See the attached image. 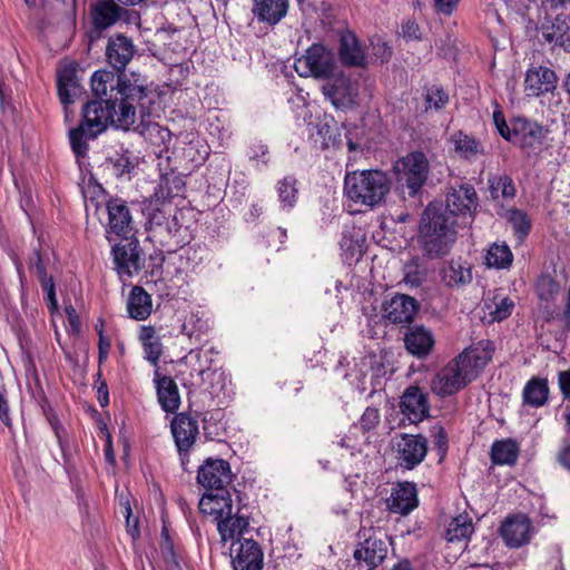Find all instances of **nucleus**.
I'll use <instances>...</instances> for the list:
<instances>
[{"label": "nucleus", "mask_w": 570, "mask_h": 570, "mask_svg": "<svg viewBox=\"0 0 570 570\" xmlns=\"http://www.w3.org/2000/svg\"><path fill=\"white\" fill-rule=\"evenodd\" d=\"M146 77L131 73V77L118 81L115 98L92 100L82 108L80 125L69 131L71 149L77 158L85 157L88 151V140L95 139L109 125L125 130L132 126L138 117L144 122L149 114L147 104L151 101Z\"/></svg>", "instance_id": "obj_1"}, {"label": "nucleus", "mask_w": 570, "mask_h": 570, "mask_svg": "<svg viewBox=\"0 0 570 570\" xmlns=\"http://www.w3.org/2000/svg\"><path fill=\"white\" fill-rule=\"evenodd\" d=\"M473 346L465 348L455 358L438 371L431 381V390L441 397L451 396L464 389L491 361L492 348Z\"/></svg>", "instance_id": "obj_2"}, {"label": "nucleus", "mask_w": 570, "mask_h": 570, "mask_svg": "<svg viewBox=\"0 0 570 570\" xmlns=\"http://www.w3.org/2000/svg\"><path fill=\"white\" fill-rule=\"evenodd\" d=\"M456 220L445 215L442 204H430L421 218L420 239L430 257L446 255L456 239Z\"/></svg>", "instance_id": "obj_3"}, {"label": "nucleus", "mask_w": 570, "mask_h": 570, "mask_svg": "<svg viewBox=\"0 0 570 570\" xmlns=\"http://www.w3.org/2000/svg\"><path fill=\"white\" fill-rule=\"evenodd\" d=\"M391 189V179L381 170H354L344 178V193L355 204L376 207Z\"/></svg>", "instance_id": "obj_4"}, {"label": "nucleus", "mask_w": 570, "mask_h": 570, "mask_svg": "<svg viewBox=\"0 0 570 570\" xmlns=\"http://www.w3.org/2000/svg\"><path fill=\"white\" fill-rule=\"evenodd\" d=\"M393 169L401 193L414 197L425 184L430 166L423 153L413 151L400 158Z\"/></svg>", "instance_id": "obj_5"}, {"label": "nucleus", "mask_w": 570, "mask_h": 570, "mask_svg": "<svg viewBox=\"0 0 570 570\" xmlns=\"http://www.w3.org/2000/svg\"><path fill=\"white\" fill-rule=\"evenodd\" d=\"M385 534L380 529L362 528L358 538L362 540L354 551V558L363 562L366 570H372L383 562L387 554Z\"/></svg>", "instance_id": "obj_6"}, {"label": "nucleus", "mask_w": 570, "mask_h": 570, "mask_svg": "<svg viewBox=\"0 0 570 570\" xmlns=\"http://www.w3.org/2000/svg\"><path fill=\"white\" fill-rule=\"evenodd\" d=\"M334 66L332 51L322 45L311 46L305 55L294 62V69L301 77L330 78Z\"/></svg>", "instance_id": "obj_7"}, {"label": "nucleus", "mask_w": 570, "mask_h": 570, "mask_svg": "<svg viewBox=\"0 0 570 570\" xmlns=\"http://www.w3.org/2000/svg\"><path fill=\"white\" fill-rule=\"evenodd\" d=\"M493 122L498 132L507 140L519 146L528 156H531L534 147V126L527 119L518 117L511 122V128L505 122L501 110L493 111Z\"/></svg>", "instance_id": "obj_8"}, {"label": "nucleus", "mask_w": 570, "mask_h": 570, "mask_svg": "<svg viewBox=\"0 0 570 570\" xmlns=\"http://www.w3.org/2000/svg\"><path fill=\"white\" fill-rule=\"evenodd\" d=\"M111 254L114 269L121 279L138 274L145 265V258L136 238L125 237L124 242L112 247Z\"/></svg>", "instance_id": "obj_9"}, {"label": "nucleus", "mask_w": 570, "mask_h": 570, "mask_svg": "<svg viewBox=\"0 0 570 570\" xmlns=\"http://www.w3.org/2000/svg\"><path fill=\"white\" fill-rule=\"evenodd\" d=\"M322 91L336 109L346 110L357 104L358 82L341 73L327 79Z\"/></svg>", "instance_id": "obj_10"}, {"label": "nucleus", "mask_w": 570, "mask_h": 570, "mask_svg": "<svg viewBox=\"0 0 570 570\" xmlns=\"http://www.w3.org/2000/svg\"><path fill=\"white\" fill-rule=\"evenodd\" d=\"M396 460L401 468L412 470L417 466L428 454V440L420 434L403 433L394 444Z\"/></svg>", "instance_id": "obj_11"}, {"label": "nucleus", "mask_w": 570, "mask_h": 570, "mask_svg": "<svg viewBox=\"0 0 570 570\" xmlns=\"http://www.w3.org/2000/svg\"><path fill=\"white\" fill-rule=\"evenodd\" d=\"M232 479L229 463L222 459H208L198 469L197 481L207 492L227 490Z\"/></svg>", "instance_id": "obj_12"}, {"label": "nucleus", "mask_w": 570, "mask_h": 570, "mask_svg": "<svg viewBox=\"0 0 570 570\" xmlns=\"http://www.w3.org/2000/svg\"><path fill=\"white\" fill-rule=\"evenodd\" d=\"M170 431L184 465L188 459L189 450L198 435V422L186 413H178L170 423Z\"/></svg>", "instance_id": "obj_13"}, {"label": "nucleus", "mask_w": 570, "mask_h": 570, "mask_svg": "<svg viewBox=\"0 0 570 570\" xmlns=\"http://www.w3.org/2000/svg\"><path fill=\"white\" fill-rule=\"evenodd\" d=\"M230 558L235 570H262L263 552L253 539H237L230 544Z\"/></svg>", "instance_id": "obj_14"}, {"label": "nucleus", "mask_w": 570, "mask_h": 570, "mask_svg": "<svg viewBox=\"0 0 570 570\" xmlns=\"http://www.w3.org/2000/svg\"><path fill=\"white\" fill-rule=\"evenodd\" d=\"M417 309V301L405 294H396L382 305L383 317L393 324L411 323Z\"/></svg>", "instance_id": "obj_15"}, {"label": "nucleus", "mask_w": 570, "mask_h": 570, "mask_svg": "<svg viewBox=\"0 0 570 570\" xmlns=\"http://www.w3.org/2000/svg\"><path fill=\"white\" fill-rule=\"evenodd\" d=\"M199 510L203 514L212 517L217 525L220 520H225L234 512L230 492L223 490L204 493L199 500Z\"/></svg>", "instance_id": "obj_16"}, {"label": "nucleus", "mask_w": 570, "mask_h": 570, "mask_svg": "<svg viewBox=\"0 0 570 570\" xmlns=\"http://www.w3.org/2000/svg\"><path fill=\"white\" fill-rule=\"evenodd\" d=\"M136 53V47L130 38L117 33L108 39L106 47L107 62L117 71H122Z\"/></svg>", "instance_id": "obj_17"}, {"label": "nucleus", "mask_w": 570, "mask_h": 570, "mask_svg": "<svg viewBox=\"0 0 570 570\" xmlns=\"http://www.w3.org/2000/svg\"><path fill=\"white\" fill-rule=\"evenodd\" d=\"M400 409L411 423L423 421L430 411L426 394L419 386H409L401 396Z\"/></svg>", "instance_id": "obj_18"}, {"label": "nucleus", "mask_w": 570, "mask_h": 570, "mask_svg": "<svg viewBox=\"0 0 570 570\" xmlns=\"http://www.w3.org/2000/svg\"><path fill=\"white\" fill-rule=\"evenodd\" d=\"M476 191L472 186H461L452 189L446 195L445 206L443 210L445 215L454 218L455 216L465 217L471 215L478 205Z\"/></svg>", "instance_id": "obj_19"}, {"label": "nucleus", "mask_w": 570, "mask_h": 570, "mask_svg": "<svg viewBox=\"0 0 570 570\" xmlns=\"http://www.w3.org/2000/svg\"><path fill=\"white\" fill-rule=\"evenodd\" d=\"M500 534L510 548H519L530 541L531 520L524 514L507 518L500 528Z\"/></svg>", "instance_id": "obj_20"}, {"label": "nucleus", "mask_w": 570, "mask_h": 570, "mask_svg": "<svg viewBox=\"0 0 570 570\" xmlns=\"http://www.w3.org/2000/svg\"><path fill=\"white\" fill-rule=\"evenodd\" d=\"M106 208L108 213L107 238L111 240L110 234L128 237L132 232V218L126 203L121 199H110Z\"/></svg>", "instance_id": "obj_21"}, {"label": "nucleus", "mask_w": 570, "mask_h": 570, "mask_svg": "<svg viewBox=\"0 0 570 570\" xmlns=\"http://www.w3.org/2000/svg\"><path fill=\"white\" fill-rule=\"evenodd\" d=\"M406 351L417 358L426 357L433 350L435 338L431 330L423 325L410 326L404 335Z\"/></svg>", "instance_id": "obj_22"}, {"label": "nucleus", "mask_w": 570, "mask_h": 570, "mask_svg": "<svg viewBox=\"0 0 570 570\" xmlns=\"http://www.w3.org/2000/svg\"><path fill=\"white\" fill-rule=\"evenodd\" d=\"M386 505L393 513L409 514L417 505L415 485L410 482L397 484L386 499Z\"/></svg>", "instance_id": "obj_23"}, {"label": "nucleus", "mask_w": 570, "mask_h": 570, "mask_svg": "<svg viewBox=\"0 0 570 570\" xmlns=\"http://www.w3.org/2000/svg\"><path fill=\"white\" fill-rule=\"evenodd\" d=\"M154 382L157 391V400L160 407L167 413H175L180 405V394L176 382L166 375L155 371Z\"/></svg>", "instance_id": "obj_24"}, {"label": "nucleus", "mask_w": 570, "mask_h": 570, "mask_svg": "<svg viewBox=\"0 0 570 570\" xmlns=\"http://www.w3.org/2000/svg\"><path fill=\"white\" fill-rule=\"evenodd\" d=\"M288 11V0H253L252 13L262 23L277 24Z\"/></svg>", "instance_id": "obj_25"}, {"label": "nucleus", "mask_w": 570, "mask_h": 570, "mask_svg": "<svg viewBox=\"0 0 570 570\" xmlns=\"http://www.w3.org/2000/svg\"><path fill=\"white\" fill-rule=\"evenodd\" d=\"M542 37L549 43L566 47L570 45V27L561 13L553 17L546 11V22L541 26Z\"/></svg>", "instance_id": "obj_26"}, {"label": "nucleus", "mask_w": 570, "mask_h": 570, "mask_svg": "<svg viewBox=\"0 0 570 570\" xmlns=\"http://www.w3.org/2000/svg\"><path fill=\"white\" fill-rule=\"evenodd\" d=\"M338 55L345 66L365 67L367 65V56L353 32L341 36Z\"/></svg>", "instance_id": "obj_27"}, {"label": "nucleus", "mask_w": 570, "mask_h": 570, "mask_svg": "<svg viewBox=\"0 0 570 570\" xmlns=\"http://www.w3.org/2000/svg\"><path fill=\"white\" fill-rule=\"evenodd\" d=\"M450 142L453 145L454 153L469 161H474L484 155L483 144L463 131H455L450 137Z\"/></svg>", "instance_id": "obj_28"}, {"label": "nucleus", "mask_w": 570, "mask_h": 570, "mask_svg": "<svg viewBox=\"0 0 570 570\" xmlns=\"http://www.w3.org/2000/svg\"><path fill=\"white\" fill-rule=\"evenodd\" d=\"M443 283L449 287H462L472 282V271L468 263L451 259L441 271Z\"/></svg>", "instance_id": "obj_29"}, {"label": "nucleus", "mask_w": 570, "mask_h": 570, "mask_svg": "<svg viewBox=\"0 0 570 570\" xmlns=\"http://www.w3.org/2000/svg\"><path fill=\"white\" fill-rule=\"evenodd\" d=\"M216 527L222 542L230 541L233 543L237 539H242L244 532L248 530L249 522L245 515L239 513V509H237L236 512L230 513V517L220 520Z\"/></svg>", "instance_id": "obj_30"}, {"label": "nucleus", "mask_w": 570, "mask_h": 570, "mask_svg": "<svg viewBox=\"0 0 570 570\" xmlns=\"http://www.w3.org/2000/svg\"><path fill=\"white\" fill-rule=\"evenodd\" d=\"M153 311L151 296L140 286H134L127 301V312L136 321H145Z\"/></svg>", "instance_id": "obj_31"}, {"label": "nucleus", "mask_w": 570, "mask_h": 570, "mask_svg": "<svg viewBox=\"0 0 570 570\" xmlns=\"http://www.w3.org/2000/svg\"><path fill=\"white\" fill-rule=\"evenodd\" d=\"M131 77V73L129 76L122 75V76H115L112 72L107 70H98L94 72L91 76V88L94 94L102 99V97H106L108 95V90L110 89V96H112V99L115 98V95L117 94L118 89V81L125 80Z\"/></svg>", "instance_id": "obj_32"}, {"label": "nucleus", "mask_w": 570, "mask_h": 570, "mask_svg": "<svg viewBox=\"0 0 570 570\" xmlns=\"http://www.w3.org/2000/svg\"><path fill=\"white\" fill-rule=\"evenodd\" d=\"M297 184L293 175H287L276 183L275 189L281 210L289 212L296 206L299 195Z\"/></svg>", "instance_id": "obj_33"}, {"label": "nucleus", "mask_w": 570, "mask_h": 570, "mask_svg": "<svg viewBox=\"0 0 570 570\" xmlns=\"http://www.w3.org/2000/svg\"><path fill=\"white\" fill-rule=\"evenodd\" d=\"M119 7L111 1H100L92 9V21L97 29L112 26L119 18Z\"/></svg>", "instance_id": "obj_34"}, {"label": "nucleus", "mask_w": 570, "mask_h": 570, "mask_svg": "<svg viewBox=\"0 0 570 570\" xmlns=\"http://www.w3.org/2000/svg\"><path fill=\"white\" fill-rule=\"evenodd\" d=\"M513 255L510 247L502 243L492 244L485 254V265L495 269L509 268L512 264Z\"/></svg>", "instance_id": "obj_35"}, {"label": "nucleus", "mask_w": 570, "mask_h": 570, "mask_svg": "<svg viewBox=\"0 0 570 570\" xmlns=\"http://www.w3.org/2000/svg\"><path fill=\"white\" fill-rule=\"evenodd\" d=\"M473 531L472 519L468 514H459L450 521L445 537L451 542L460 541L470 538Z\"/></svg>", "instance_id": "obj_36"}, {"label": "nucleus", "mask_w": 570, "mask_h": 570, "mask_svg": "<svg viewBox=\"0 0 570 570\" xmlns=\"http://www.w3.org/2000/svg\"><path fill=\"white\" fill-rule=\"evenodd\" d=\"M517 456L518 446L512 440L497 441L491 448V459L495 464H513Z\"/></svg>", "instance_id": "obj_37"}, {"label": "nucleus", "mask_w": 570, "mask_h": 570, "mask_svg": "<svg viewBox=\"0 0 570 570\" xmlns=\"http://www.w3.org/2000/svg\"><path fill=\"white\" fill-rule=\"evenodd\" d=\"M107 164L111 167L112 174L119 178L132 171L136 166V158L129 150H124L110 156Z\"/></svg>", "instance_id": "obj_38"}, {"label": "nucleus", "mask_w": 570, "mask_h": 570, "mask_svg": "<svg viewBox=\"0 0 570 570\" xmlns=\"http://www.w3.org/2000/svg\"><path fill=\"white\" fill-rule=\"evenodd\" d=\"M186 362L190 365L191 371L197 374L200 381H205V375L210 370L213 362L210 351H190L186 355Z\"/></svg>", "instance_id": "obj_39"}, {"label": "nucleus", "mask_w": 570, "mask_h": 570, "mask_svg": "<svg viewBox=\"0 0 570 570\" xmlns=\"http://www.w3.org/2000/svg\"><path fill=\"white\" fill-rule=\"evenodd\" d=\"M558 82L559 77L554 70L543 66L537 69V96L553 94L557 90Z\"/></svg>", "instance_id": "obj_40"}, {"label": "nucleus", "mask_w": 570, "mask_h": 570, "mask_svg": "<svg viewBox=\"0 0 570 570\" xmlns=\"http://www.w3.org/2000/svg\"><path fill=\"white\" fill-rule=\"evenodd\" d=\"M489 186L493 198H512L515 188L512 179L507 175L493 176L489 179Z\"/></svg>", "instance_id": "obj_41"}, {"label": "nucleus", "mask_w": 570, "mask_h": 570, "mask_svg": "<svg viewBox=\"0 0 570 570\" xmlns=\"http://www.w3.org/2000/svg\"><path fill=\"white\" fill-rule=\"evenodd\" d=\"M514 307V303L511 298L503 295H495L491 305H488L489 315L491 321H503L509 317Z\"/></svg>", "instance_id": "obj_42"}, {"label": "nucleus", "mask_w": 570, "mask_h": 570, "mask_svg": "<svg viewBox=\"0 0 570 570\" xmlns=\"http://www.w3.org/2000/svg\"><path fill=\"white\" fill-rule=\"evenodd\" d=\"M560 285L551 275H541L537 279V296L547 303L554 301L559 294Z\"/></svg>", "instance_id": "obj_43"}, {"label": "nucleus", "mask_w": 570, "mask_h": 570, "mask_svg": "<svg viewBox=\"0 0 570 570\" xmlns=\"http://www.w3.org/2000/svg\"><path fill=\"white\" fill-rule=\"evenodd\" d=\"M426 278V272L420 267L416 261H411L404 265L403 283L410 288L420 287Z\"/></svg>", "instance_id": "obj_44"}, {"label": "nucleus", "mask_w": 570, "mask_h": 570, "mask_svg": "<svg viewBox=\"0 0 570 570\" xmlns=\"http://www.w3.org/2000/svg\"><path fill=\"white\" fill-rule=\"evenodd\" d=\"M508 219L511 223L519 239H523L531 229V220L519 209H510Z\"/></svg>", "instance_id": "obj_45"}, {"label": "nucleus", "mask_w": 570, "mask_h": 570, "mask_svg": "<svg viewBox=\"0 0 570 570\" xmlns=\"http://www.w3.org/2000/svg\"><path fill=\"white\" fill-rule=\"evenodd\" d=\"M449 101L448 94L438 86H432L426 89L425 102L426 109L439 110L443 108Z\"/></svg>", "instance_id": "obj_46"}, {"label": "nucleus", "mask_w": 570, "mask_h": 570, "mask_svg": "<svg viewBox=\"0 0 570 570\" xmlns=\"http://www.w3.org/2000/svg\"><path fill=\"white\" fill-rule=\"evenodd\" d=\"M144 348V357L151 363L153 365H157L158 361L163 354V344L160 338H156L151 342H147L141 344Z\"/></svg>", "instance_id": "obj_47"}, {"label": "nucleus", "mask_w": 570, "mask_h": 570, "mask_svg": "<svg viewBox=\"0 0 570 570\" xmlns=\"http://www.w3.org/2000/svg\"><path fill=\"white\" fill-rule=\"evenodd\" d=\"M380 422V413L375 407H367L361 416L360 426L363 431H371Z\"/></svg>", "instance_id": "obj_48"}, {"label": "nucleus", "mask_w": 570, "mask_h": 570, "mask_svg": "<svg viewBox=\"0 0 570 570\" xmlns=\"http://www.w3.org/2000/svg\"><path fill=\"white\" fill-rule=\"evenodd\" d=\"M58 94L61 104L67 107V105L72 104L73 98L80 94V86L79 83L58 86Z\"/></svg>", "instance_id": "obj_49"}, {"label": "nucleus", "mask_w": 570, "mask_h": 570, "mask_svg": "<svg viewBox=\"0 0 570 570\" xmlns=\"http://www.w3.org/2000/svg\"><path fill=\"white\" fill-rule=\"evenodd\" d=\"M402 36L406 40H420L421 32L419 24L413 20H406L402 23Z\"/></svg>", "instance_id": "obj_50"}, {"label": "nucleus", "mask_w": 570, "mask_h": 570, "mask_svg": "<svg viewBox=\"0 0 570 570\" xmlns=\"http://www.w3.org/2000/svg\"><path fill=\"white\" fill-rule=\"evenodd\" d=\"M267 153H268L267 146L263 145V144H258V145H256V146H254L252 148V153L249 155V158L252 160L256 161V166L257 167H259L261 164H262V166H267L268 159L265 158Z\"/></svg>", "instance_id": "obj_51"}, {"label": "nucleus", "mask_w": 570, "mask_h": 570, "mask_svg": "<svg viewBox=\"0 0 570 570\" xmlns=\"http://www.w3.org/2000/svg\"><path fill=\"white\" fill-rule=\"evenodd\" d=\"M433 443L438 449L441 459H443L448 449V438L443 428H439L438 431L434 433Z\"/></svg>", "instance_id": "obj_52"}, {"label": "nucleus", "mask_w": 570, "mask_h": 570, "mask_svg": "<svg viewBox=\"0 0 570 570\" xmlns=\"http://www.w3.org/2000/svg\"><path fill=\"white\" fill-rule=\"evenodd\" d=\"M372 50H373V56L376 59H380L381 62H383L384 60H387L391 56L390 48L386 46L385 42L381 41L380 39H377L375 42L372 41Z\"/></svg>", "instance_id": "obj_53"}, {"label": "nucleus", "mask_w": 570, "mask_h": 570, "mask_svg": "<svg viewBox=\"0 0 570 570\" xmlns=\"http://www.w3.org/2000/svg\"><path fill=\"white\" fill-rule=\"evenodd\" d=\"M78 83L76 72L72 68H63L58 73L57 86Z\"/></svg>", "instance_id": "obj_54"}, {"label": "nucleus", "mask_w": 570, "mask_h": 570, "mask_svg": "<svg viewBox=\"0 0 570 570\" xmlns=\"http://www.w3.org/2000/svg\"><path fill=\"white\" fill-rule=\"evenodd\" d=\"M436 10L445 16L452 14L460 0H433Z\"/></svg>", "instance_id": "obj_55"}, {"label": "nucleus", "mask_w": 570, "mask_h": 570, "mask_svg": "<svg viewBox=\"0 0 570 570\" xmlns=\"http://www.w3.org/2000/svg\"><path fill=\"white\" fill-rule=\"evenodd\" d=\"M43 291L47 294V301L49 303V306L51 309L57 308V298H56V291H55V284L52 281V277H49V281H46L43 284H41Z\"/></svg>", "instance_id": "obj_56"}, {"label": "nucleus", "mask_w": 570, "mask_h": 570, "mask_svg": "<svg viewBox=\"0 0 570 570\" xmlns=\"http://www.w3.org/2000/svg\"><path fill=\"white\" fill-rule=\"evenodd\" d=\"M548 385L546 380L537 377V407L543 405L548 400Z\"/></svg>", "instance_id": "obj_57"}, {"label": "nucleus", "mask_w": 570, "mask_h": 570, "mask_svg": "<svg viewBox=\"0 0 570 570\" xmlns=\"http://www.w3.org/2000/svg\"><path fill=\"white\" fill-rule=\"evenodd\" d=\"M559 386L563 399L570 400V370L559 373Z\"/></svg>", "instance_id": "obj_58"}, {"label": "nucleus", "mask_w": 570, "mask_h": 570, "mask_svg": "<svg viewBox=\"0 0 570 570\" xmlns=\"http://www.w3.org/2000/svg\"><path fill=\"white\" fill-rule=\"evenodd\" d=\"M523 403L534 405V376L527 382L523 389Z\"/></svg>", "instance_id": "obj_59"}, {"label": "nucleus", "mask_w": 570, "mask_h": 570, "mask_svg": "<svg viewBox=\"0 0 570 570\" xmlns=\"http://www.w3.org/2000/svg\"><path fill=\"white\" fill-rule=\"evenodd\" d=\"M180 229L181 225L179 224L177 217L174 216L171 219L166 222V230L170 238H177Z\"/></svg>", "instance_id": "obj_60"}, {"label": "nucleus", "mask_w": 570, "mask_h": 570, "mask_svg": "<svg viewBox=\"0 0 570 570\" xmlns=\"http://www.w3.org/2000/svg\"><path fill=\"white\" fill-rule=\"evenodd\" d=\"M99 361L102 362L104 360H107L109 350H110V342L106 340L102 335V332L99 334Z\"/></svg>", "instance_id": "obj_61"}, {"label": "nucleus", "mask_w": 570, "mask_h": 570, "mask_svg": "<svg viewBox=\"0 0 570 570\" xmlns=\"http://www.w3.org/2000/svg\"><path fill=\"white\" fill-rule=\"evenodd\" d=\"M158 338L155 334V330L151 326H142L139 332V341L141 344L151 342Z\"/></svg>", "instance_id": "obj_62"}, {"label": "nucleus", "mask_w": 570, "mask_h": 570, "mask_svg": "<svg viewBox=\"0 0 570 570\" xmlns=\"http://www.w3.org/2000/svg\"><path fill=\"white\" fill-rule=\"evenodd\" d=\"M32 269L35 271V273L39 277V281H40L41 284H43L46 281H49V277L47 276L46 267L42 264L41 258H40V256L38 254H37V262L33 265Z\"/></svg>", "instance_id": "obj_63"}, {"label": "nucleus", "mask_w": 570, "mask_h": 570, "mask_svg": "<svg viewBox=\"0 0 570 570\" xmlns=\"http://www.w3.org/2000/svg\"><path fill=\"white\" fill-rule=\"evenodd\" d=\"M568 2L570 0H542V9L544 11L562 9Z\"/></svg>", "instance_id": "obj_64"}]
</instances>
